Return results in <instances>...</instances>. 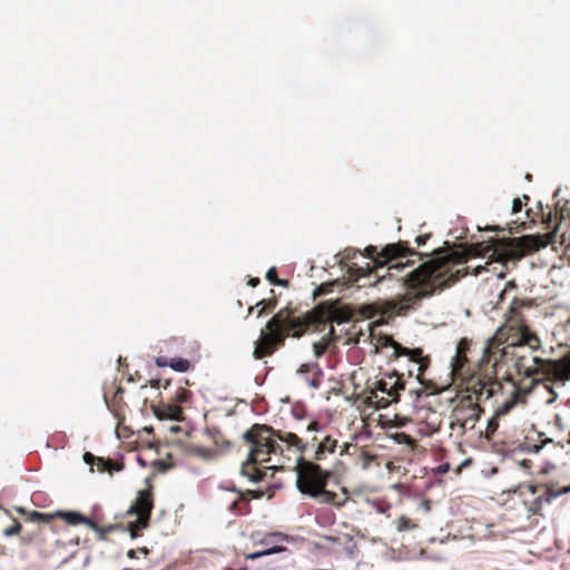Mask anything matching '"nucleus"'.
Segmentation results:
<instances>
[{"mask_svg":"<svg viewBox=\"0 0 570 570\" xmlns=\"http://www.w3.org/2000/svg\"><path fill=\"white\" fill-rule=\"evenodd\" d=\"M364 252V255L374 262L375 267L372 271L352 267L351 276L356 281L364 279L360 286L377 287V291L386 296H402V299L394 306L399 313H405L413 308L420 299L431 297L464 275L460 264L440 248L434 249L432 257L405 275L400 273L406 266L414 264V261L410 258L405 263H394L384 273L381 272L391 259L421 256V253L410 249L403 243L387 244L380 253L377 247L370 245Z\"/></svg>","mask_w":570,"mask_h":570,"instance_id":"nucleus-1","label":"nucleus"},{"mask_svg":"<svg viewBox=\"0 0 570 570\" xmlns=\"http://www.w3.org/2000/svg\"><path fill=\"white\" fill-rule=\"evenodd\" d=\"M511 348V346L501 347L500 343L492 337L484 347L481 358L485 371H489L488 366H490L491 374L497 375L503 365H509V362H512L517 372L528 377L541 374L544 380L560 383L562 386L570 381V358L563 362L530 355L514 360L510 356Z\"/></svg>","mask_w":570,"mask_h":570,"instance_id":"nucleus-2","label":"nucleus"},{"mask_svg":"<svg viewBox=\"0 0 570 570\" xmlns=\"http://www.w3.org/2000/svg\"><path fill=\"white\" fill-rule=\"evenodd\" d=\"M265 330H261V342L254 350L255 358L271 355L277 347L284 345L288 335L301 337L307 330V324L299 317H295L284 311H279L267 323Z\"/></svg>","mask_w":570,"mask_h":570,"instance_id":"nucleus-3","label":"nucleus"},{"mask_svg":"<svg viewBox=\"0 0 570 570\" xmlns=\"http://www.w3.org/2000/svg\"><path fill=\"white\" fill-rule=\"evenodd\" d=\"M331 472L323 470L318 464L297 459L296 488L309 498L317 499L322 503H333L336 493L326 490Z\"/></svg>","mask_w":570,"mask_h":570,"instance_id":"nucleus-4","label":"nucleus"},{"mask_svg":"<svg viewBox=\"0 0 570 570\" xmlns=\"http://www.w3.org/2000/svg\"><path fill=\"white\" fill-rule=\"evenodd\" d=\"M348 344H362L368 343L374 346V353H379L382 348H392V355L395 357L406 356L414 363L419 364V371L422 372L425 366L422 362V352L419 348L410 350L407 347L402 346L400 343L395 342L389 335H375L372 333L370 325L367 326V332L361 331L356 337H350Z\"/></svg>","mask_w":570,"mask_h":570,"instance_id":"nucleus-5","label":"nucleus"},{"mask_svg":"<svg viewBox=\"0 0 570 570\" xmlns=\"http://www.w3.org/2000/svg\"><path fill=\"white\" fill-rule=\"evenodd\" d=\"M154 508L153 499L146 491H139L136 501L130 505L128 514H135V521L129 522L128 530L131 538L136 537L138 530L145 529L149 524L150 514Z\"/></svg>","mask_w":570,"mask_h":570,"instance_id":"nucleus-6","label":"nucleus"},{"mask_svg":"<svg viewBox=\"0 0 570 570\" xmlns=\"http://www.w3.org/2000/svg\"><path fill=\"white\" fill-rule=\"evenodd\" d=\"M53 518H60L65 520L70 525H77V524H86L89 528H91L94 531L99 530V525L92 521L91 519L87 518L86 515L81 514L78 511H63L58 510L55 513H42L38 511H33L30 513V520L33 522H43L49 523Z\"/></svg>","mask_w":570,"mask_h":570,"instance_id":"nucleus-7","label":"nucleus"},{"mask_svg":"<svg viewBox=\"0 0 570 570\" xmlns=\"http://www.w3.org/2000/svg\"><path fill=\"white\" fill-rule=\"evenodd\" d=\"M264 441L263 436L258 440V442H255V445L250 449L246 462L242 465V474L244 476H247L252 483H258L264 478V472L257 470L256 468H253L252 470L248 469V465H253L257 462L268 461L269 454H264Z\"/></svg>","mask_w":570,"mask_h":570,"instance_id":"nucleus-8","label":"nucleus"},{"mask_svg":"<svg viewBox=\"0 0 570 570\" xmlns=\"http://www.w3.org/2000/svg\"><path fill=\"white\" fill-rule=\"evenodd\" d=\"M297 374L306 382L312 389H318L322 384L321 377L323 376V370L317 362H309L302 364Z\"/></svg>","mask_w":570,"mask_h":570,"instance_id":"nucleus-9","label":"nucleus"},{"mask_svg":"<svg viewBox=\"0 0 570 570\" xmlns=\"http://www.w3.org/2000/svg\"><path fill=\"white\" fill-rule=\"evenodd\" d=\"M309 442V449L314 450L313 459L316 461H322L325 459L326 453H333L336 449V441L332 440L331 436L326 435L322 441H317L316 438H313Z\"/></svg>","mask_w":570,"mask_h":570,"instance_id":"nucleus-10","label":"nucleus"},{"mask_svg":"<svg viewBox=\"0 0 570 570\" xmlns=\"http://www.w3.org/2000/svg\"><path fill=\"white\" fill-rule=\"evenodd\" d=\"M151 411L154 415L159 420H171L181 422L183 421V410L178 404H167L163 409L156 405H151Z\"/></svg>","mask_w":570,"mask_h":570,"instance_id":"nucleus-11","label":"nucleus"},{"mask_svg":"<svg viewBox=\"0 0 570 570\" xmlns=\"http://www.w3.org/2000/svg\"><path fill=\"white\" fill-rule=\"evenodd\" d=\"M273 435L277 436V439L284 443H287L291 446L296 448L299 452H304L309 449V442H303L295 433L292 432H274Z\"/></svg>","mask_w":570,"mask_h":570,"instance_id":"nucleus-12","label":"nucleus"},{"mask_svg":"<svg viewBox=\"0 0 570 570\" xmlns=\"http://www.w3.org/2000/svg\"><path fill=\"white\" fill-rule=\"evenodd\" d=\"M461 417V426L463 429H473L475 422L479 420L480 407L475 404L470 405L460 411Z\"/></svg>","mask_w":570,"mask_h":570,"instance_id":"nucleus-13","label":"nucleus"},{"mask_svg":"<svg viewBox=\"0 0 570 570\" xmlns=\"http://www.w3.org/2000/svg\"><path fill=\"white\" fill-rule=\"evenodd\" d=\"M271 433H274V430L267 425H254L253 426V430H247L243 433V439L248 442V443H252L253 446L255 445V442H258V440L261 439V436H263L264 434H271Z\"/></svg>","mask_w":570,"mask_h":570,"instance_id":"nucleus-14","label":"nucleus"},{"mask_svg":"<svg viewBox=\"0 0 570 570\" xmlns=\"http://www.w3.org/2000/svg\"><path fill=\"white\" fill-rule=\"evenodd\" d=\"M360 254L358 250L354 248H346L343 253L338 254L337 256H341L340 264H344L346 266V274L350 278V281L360 283L361 281L354 279L353 276H351L350 272L352 271V267H358L356 264L352 263L350 264L357 255Z\"/></svg>","mask_w":570,"mask_h":570,"instance_id":"nucleus-15","label":"nucleus"},{"mask_svg":"<svg viewBox=\"0 0 570 570\" xmlns=\"http://www.w3.org/2000/svg\"><path fill=\"white\" fill-rule=\"evenodd\" d=\"M469 348V342L468 340L465 338H462L458 345H456V351H455V355L452 357V361H451V366L453 368V371H459L460 367L463 365V363L465 362V358L463 356V354L465 353V351Z\"/></svg>","mask_w":570,"mask_h":570,"instance_id":"nucleus-16","label":"nucleus"},{"mask_svg":"<svg viewBox=\"0 0 570 570\" xmlns=\"http://www.w3.org/2000/svg\"><path fill=\"white\" fill-rule=\"evenodd\" d=\"M168 366L175 372L186 373L190 367V363L186 358L174 357L168 362Z\"/></svg>","mask_w":570,"mask_h":570,"instance_id":"nucleus-17","label":"nucleus"},{"mask_svg":"<svg viewBox=\"0 0 570 570\" xmlns=\"http://www.w3.org/2000/svg\"><path fill=\"white\" fill-rule=\"evenodd\" d=\"M271 434H265L263 435V441H264V454H277L282 451V448L279 446V444L269 438Z\"/></svg>","mask_w":570,"mask_h":570,"instance_id":"nucleus-18","label":"nucleus"},{"mask_svg":"<svg viewBox=\"0 0 570 570\" xmlns=\"http://www.w3.org/2000/svg\"><path fill=\"white\" fill-rule=\"evenodd\" d=\"M327 338L325 337L324 340H321L318 342H313L312 344V348H313V355L315 358H321L325 352L330 348L331 346V341H326Z\"/></svg>","mask_w":570,"mask_h":570,"instance_id":"nucleus-19","label":"nucleus"},{"mask_svg":"<svg viewBox=\"0 0 570 570\" xmlns=\"http://www.w3.org/2000/svg\"><path fill=\"white\" fill-rule=\"evenodd\" d=\"M284 550H285V548L279 547V546H275V547H272V548H267V549H264V550H261V551H256V552L249 553V554H247V559L256 560L258 558H262V557H265V556H271V554H274V553H278V552H282Z\"/></svg>","mask_w":570,"mask_h":570,"instance_id":"nucleus-20","label":"nucleus"},{"mask_svg":"<svg viewBox=\"0 0 570 570\" xmlns=\"http://www.w3.org/2000/svg\"><path fill=\"white\" fill-rule=\"evenodd\" d=\"M96 460H98V461H99V463H100V465H101V470H108V469H109V464H110V462H109V461H104L102 459L96 458V456H95L92 453H90V452H86V453L83 454V461H85V463H86V464L91 465V468H90V471H91V472L94 471V469H92V464H94V462H95Z\"/></svg>","mask_w":570,"mask_h":570,"instance_id":"nucleus-21","label":"nucleus"},{"mask_svg":"<svg viewBox=\"0 0 570 570\" xmlns=\"http://www.w3.org/2000/svg\"><path fill=\"white\" fill-rule=\"evenodd\" d=\"M525 305V302L523 301H519L517 298H513L512 302L510 303L509 307H508V311H509V314H510V321H519L518 317H519V309L520 307L524 306Z\"/></svg>","mask_w":570,"mask_h":570,"instance_id":"nucleus-22","label":"nucleus"},{"mask_svg":"<svg viewBox=\"0 0 570 570\" xmlns=\"http://www.w3.org/2000/svg\"><path fill=\"white\" fill-rule=\"evenodd\" d=\"M191 397V392L186 390V389H183V387H179L176 390V393H175V396H174V401L176 403H187L189 401V399Z\"/></svg>","mask_w":570,"mask_h":570,"instance_id":"nucleus-23","label":"nucleus"},{"mask_svg":"<svg viewBox=\"0 0 570 570\" xmlns=\"http://www.w3.org/2000/svg\"><path fill=\"white\" fill-rule=\"evenodd\" d=\"M415 527H416V524L413 523L411 519L401 518L400 521H399L397 530L399 531H406V530L413 529Z\"/></svg>","mask_w":570,"mask_h":570,"instance_id":"nucleus-24","label":"nucleus"},{"mask_svg":"<svg viewBox=\"0 0 570 570\" xmlns=\"http://www.w3.org/2000/svg\"><path fill=\"white\" fill-rule=\"evenodd\" d=\"M20 529H21L20 523L17 520H13V524L3 530V535H6V537L16 535L19 533Z\"/></svg>","mask_w":570,"mask_h":570,"instance_id":"nucleus-25","label":"nucleus"},{"mask_svg":"<svg viewBox=\"0 0 570 570\" xmlns=\"http://www.w3.org/2000/svg\"><path fill=\"white\" fill-rule=\"evenodd\" d=\"M327 338L326 341H331V345L335 344L338 341V336L335 334L334 327L331 326L328 333L325 334L322 340Z\"/></svg>","mask_w":570,"mask_h":570,"instance_id":"nucleus-26","label":"nucleus"},{"mask_svg":"<svg viewBox=\"0 0 570 570\" xmlns=\"http://www.w3.org/2000/svg\"><path fill=\"white\" fill-rule=\"evenodd\" d=\"M404 389L402 383L395 382L387 392L390 396H396L401 390Z\"/></svg>","mask_w":570,"mask_h":570,"instance_id":"nucleus-27","label":"nucleus"},{"mask_svg":"<svg viewBox=\"0 0 570 570\" xmlns=\"http://www.w3.org/2000/svg\"><path fill=\"white\" fill-rule=\"evenodd\" d=\"M510 288H515V284H514V282H513V281L508 282V283H507V285H505V287H504L503 289H501V291H500V293H499V295H498V299H499V301L497 302V304H498L499 302H502V301H503V298H504V295H505L507 291H508V289H510Z\"/></svg>","mask_w":570,"mask_h":570,"instance_id":"nucleus-28","label":"nucleus"},{"mask_svg":"<svg viewBox=\"0 0 570 570\" xmlns=\"http://www.w3.org/2000/svg\"><path fill=\"white\" fill-rule=\"evenodd\" d=\"M276 268L275 267H271L267 272H266V279L269 281L272 284L277 281L278 278L276 277Z\"/></svg>","mask_w":570,"mask_h":570,"instance_id":"nucleus-29","label":"nucleus"},{"mask_svg":"<svg viewBox=\"0 0 570 570\" xmlns=\"http://www.w3.org/2000/svg\"><path fill=\"white\" fill-rule=\"evenodd\" d=\"M568 491H569V489H564L563 491H559V492H556V491H553V490H549V491H548V494H549V495H548V498H547V502H548V503H550V502H551V500H552L553 498H557V497H558V495H560L561 493H566V492H568Z\"/></svg>","mask_w":570,"mask_h":570,"instance_id":"nucleus-30","label":"nucleus"},{"mask_svg":"<svg viewBox=\"0 0 570 570\" xmlns=\"http://www.w3.org/2000/svg\"><path fill=\"white\" fill-rule=\"evenodd\" d=\"M522 209V203L519 198H514L512 202V213H518Z\"/></svg>","mask_w":570,"mask_h":570,"instance_id":"nucleus-31","label":"nucleus"},{"mask_svg":"<svg viewBox=\"0 0 570 570\" xmlns=\"http://www.w3.org/2000/svg\"><path fill=\"white\" fill-rule=\"evenodd\" d=\"M213 438H214V441H215L216 445L218 448H220L223 451L227 450V449H229L232 446V443L229 441H224L223 444L220 445L218 439H216L215 435H213Z\"/></svg>","mask_w":570,"mask_h":570,"instance_id":"nucleus-32","label":"nucleus"},{"mask_svg":"<svg viewBox=\"0 0 570 570\" xmlns=\"http://www.w3.org/2000/svg\"><path fill=\"white\" fill-rule=\"evenodd\" d=\"M543 445L541 444H533L528 446L529 453H539L542 450Z\"/></svg>","mask_w":570,"mask_h":570,"instance_id":"nucleus-33","label":"nucleus"},{"mask_svg":"<svg viewBox=\"0 0 570 570\" xmlns=\"http://www.w3.org/2000/svg\"><path fill=\"white\" fill-rule=\"evenodd\" d=\"M436 470H438V472L440 474H444V473H446L450 470V464L449 463H443V464L439 465L436 468Z\"/></svg>","mask_w":570,"mask_h":570,"instance_id":"nucleus-34","label":"nucleus"},{"mask_svg":"<svg viewBox=\"0 0 570 570\" xmlns=\"http://www.w3.org/2000/svg\"><path fill=\"white\" fill-rule=\"evenodd\" d=\"M321 430V425L317 423V422H312L308 426H307V431L308 432H316V431H320Z\"/></svg>","mask_w":570,"mask_h":570,"instance_id":"nucleus-35","label":"nucleus"},{"mask_svg":"<svg viewBox=\"0 0 570 570\" xmlns=\"http://www.w3.org/2000/svg\"><path fill=\"white\" fill-rule=\"evenodd\" d=\"M428 238H429V235L417 236V237L415 238V242H416V244H417L419 246H422V245H424V244H425V242L428 240Z\"/></svg>","mask_w":570,"mask_h":570,"instance_id":"nucleus-36","label":"nucleus"},{"mask_svg":"<svg viewBox=\"0 0 570 570\" xmlns=\"http://www.w3.org/2000/svg\"><path fill=\"white\" fill-rule=\"evenodd\" d=\"M548 389H549V392L552 394V397L547 401V404H552L557 400L558 395L552 387H548Z\"/></svg>","mask_w":570,"mask_h":570,"instance_id":"nucleus-37","label":"nucleus"},{"mask_svg":"<svg viewBox=\"0 0 570 570\" xmlns=\"http://www.w3.org/2000/svg\"><path fill=\"white\" fill-rule=\"evenodd\" d=\"M156 364L160 367L168 366V361L166 358L158 357L156 360Z\"/></svg>","mask_w":570,"mask_h":570,"instance_id":"nucleus-38","label":"nucleus"},{"mask_svg":"<svg viewBox=\"0 0 570 570\" xmlns=\"http://www.w3.org/2000/svg\"><path fill=\"white\" fill-rule=\"evenodd\" d=\"M527 336H528V341H527V343H528L529 345H531V343H532V342L539 343V340H538V337H537L535 335H533V334H527Z\"/></svg>","mask_w":570,"mask_h":570,"instance_id":"nucleus-39","label":"nucleus"},{"mask_svg":"<svg viewBox=\"0 0 570 570\" xmlns=\"http://www.w3.org/2000/svg\"><path fill=\"white\" fill-rule=\"evenodd\" d=\"M110 529H102L99 527V530L96 531L98 534H99V538L100 539H105L106 538V533L109 531Z\"/></svg>","mask_w":570,"mask_h":570,"instance_id":"nucleus-40","label":"nucleus"},{"mask_svg":"<svg viewBox=\"0 0 570 570\" xmlns=\"http://www.w3.org/2000/svg\"><path fill=\"white\" fill-rule=\"evenodd\" d=\"M273 284H276V285H279V286H284V287H285V286H287L288 281H286V279H277V281H275Z\"/></svg>","mask_w":570,"mask_h":570,"instance_id":"nucleus-41","label":"nucleus"},{"mask_svg":"<svg viewBox=\"0 0 570 570\" xmlns=\"http://www.w3.org/2000/svg\"><path fill=\"white\" fill-rule=\"evenodd\" d=\"M258 284H259V278H250V281H249V285H250L252 287H255V286H257Z\"/></svg>","mask_w":570,"mask_h":570,"instance_id":"nucleus-42","label":"nucleus"},{"mask_svg":"<svg viewBox=\"0 0 570 570\" xmlns=\"http://www.w3.org/2000/svg\"><path fill=\"white\" fill-rule=\"evenodd\" d=\"M137 462L141 465V466H146V462L144 461V459L141 456H137Z\"/></svg>","mask_w":570,"mask_h":570,"instance_id":"nucleus-43","label":"nucleus"},{"mask_svg":"<svg viewBox=\"0 0 570 570\" xmlns=\"http://www.w3.org/2000/svg\"><path fill=\"white\" fill-rule=\"evenodd\" d=\"M170 430H171L173 432H178V431L180 430V428H179V426H173Z\"/></svg>","mask_w":570,"mask_h":570,"instance_id":"nucleus-44","label":"nucleus"},{"mask_svg":"<svg viewBox=\"0 0 570 570\" xmlns=\"http://www.w3.org/2000/svg\"><path fill=\"white\" fill-rule=\"evenodd\" d=\"M497 277H498V279H502L504 277V274L501 272V273L498 274Z\"/></svg>","mask_w":570,"mask_h":570,"instance_id":"nucleus-45","label":"nucleus"},{"mask_svg":"<svg viewBox=\"0 0 570 570\" xmlns=\"http://www.w3.org/2000/svg\"><path fill=\"white\" fill-rule=\"evenodd\" d=\"M487 230H497V227H487Z\"/></svg>","mask_w":570,"mask_h":570,"instance_id":"nucleus-46","label":"nucleus"},{"mask_svg":"<svg viewBox=\"0 0 570 570\" xmlns=\"http://www.w3.org/2000/svg\"><path fill=\"white\" fill-rule=\"evenodd\" d=\"M20 513H24V510L22 508L18 509Z\"/></svg>","mask_w":570,"mask_h":570,"instance_id":"nucleus-47","label":"nucleus"}]
</instances>
